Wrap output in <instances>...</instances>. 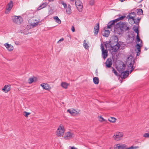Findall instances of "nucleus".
<instances>
[{"label":"nucleus","mask_w":149,"mask_h":149,"mask_svg":"<svg viewBox=\"0 0 149 149\" xmlns=\"http://www.w3.org/2000/svg\"><path fill=\"white\" fill-rule=\"evenodd\" d=\"M13 20L14 23L19 24L22 21V18L21 16H15L13 18Z\"/></svg>","instance_id":"obj_7"},{"label":"nucleus","mask_w":149,"mask_h":149,"mask_svg":"<svg viewBox=\"0 0 149 149\" xmlns=\"http://www.w3.org/2000/svg\"><path fill=\"white\" fill-rule=\"evenodd\" d=\"M107 51L106 50L105 51L102 52V56L104 59H105L107 56Z\"/></svg>","instance_id":"obj_20"},{"label":"nucleus","mask_w":149,"mask_h":149,"mask_svg":"<svg viewBox=\"0 0 149 149\" xmlns=\"http://www.w3.org/2000/svg\"><path fill=\"white\" fill-rule=\"evenodd\" d=\"M136 16V13L135 12H132L129 13L127 16V18H128V19H132L133 20H135L134 18Z\"/></svg>","instance_id":"obj_11"},{"label":"nucleus","mask_w":149,"mask_h":149,"mask_svg":"<svg viewBox=\"0 0 149 149\" xmlns=\"http://www.w3.org/2000/svg\"><path fill=\"white\" fill-rule=\"evenodd\" d=\"M119 28L121 32L128 31H129V28L127 27L126 23H122L119 25Z\"/></svg>","instance_id":"obj_4"},{"label":"nucleus","mask_w":149,"mask_h":149,"mask_svg":"<svg viewBox=\"0 0 149 149\" xmlns=\"http://www.w3.org/2000/svg\"><path fill=\"white\" fill-rule=\"evenodd\" d=\"M95 3L94 0H91L89 1V4L91 5H93Z\"/></svg>","instance_id":"obj_39"},{"label":"nucleus","mask_w":149,"mask_h":149,"mask_svg":"<svg viewBox=\"0 0 149 149\" xmlns=\"http://www.w3.org/2000/svg\"><path fill=\"white\" fill-rule=\"evenodd\" d=\"M8 7L6 8V10L5 11V13L8 14L10 12V11L12 9L13 5V2L12 1H10V2L8 4Z\"/></svg>","instance_id":"obj_10"},{"label":"nucleus","mask_w":149,"mask_h":149,"mask_svg":"<svg viewBox=\"0 0 149 149\" xmlns=\"http://www.w3.org/2000/svg\"><path fill=\"white\" fill-rule=\"evenodd\" d=\"M38 22H31V26H32L33 28L38 25Z\"/></svg>","instance_id":"obj_28"},{"label":"nucleus","mask_w":149,"mask_h":149,"mask_svg":"<svg viewBox=\"0 0 149 149\" xmlns=\"http://www.w3.org/2000/svg\"><path fill=\"white\" fill-rule=\"evenodd\" d=\"M23 33H24V34H27L28 33H28L27 32H26V33H25V32H23Z\"/></svg>","instance_id":"obj_51"},{"label":"nucleus","mask_w":149,"mask_h":149,"mask_svg":"<svg viewBox=\"0 0 149 149\" xmlns=\"http://www.w3.org/2000/svg\"><path fill=\"white\" fill-rule=\"evenodd\" d=\"M71 149H77V148L73 146L71 147Z\"/></svg>","instance_id":"obj_48"},{"label":"nucleus","mask_w":149,"mask_h":149,"mask_svg":"<svg viewBox=\"0 0 149 149\" xmlns=\"http://www.w3.org/2000/svg\"><path fill=\"white\" fill-rule=\"evenodd\" d=\"M140 52H137V54H136V55L137 56H139L140 54Z\"/></svg>","instance_id":"obj_49"},{"label":"nucleus","mask_w":149,"mask_h":149,"mask_svg":"<svg viewBox=\"0 0 149 149\" xmlns=\"http://www.w3.org/2000/svg\"><path fill=\"white\" fill-rule=\"evenodd\" d=\"M54 19L55 20V22L59 24L61 23V21L58 18V16H55L54 17Z\"/></svg>","instance_id":"obj_23"},{"label":"nucleus","mask_w":149,"mask_h":149,"mask_svg":"<svg viewBox=\"0 0 149 149\" xmlns=\"http://www.w3.org/2000/svg\"><path fill=\"white\" fill-rule=\"evenodd\" d=\"M4 45L9 51H12L13 49V46L8 43H6L4 44Z\"/></svg>","instance_id":"obj_15"},{"label":"nucleus","mask_w":149,"mask_h":149,"mask_svg":"<svg viewBox=\"0 0 149 149\" xmlns=\"http://www.w3.org/2000/svg\"><path fill=\"white\" fill-rule=\"evenodd\" d=\"M99 120L101 122H102L105 121V120L101 116H99Z\"/></svg>","instance_id":"obj_33"},{"label":"nucleus","mask_w":149,"mask_h":149,"mask_svg":"<svg viewBox=\"0 0 149 149\" xmlns=\"http://www.w3.org/2000/svg\"><path fill=\"white\" fill-rule=\"evenodd\" d=\"M40 86L43 89L48 91H49L51 88L50 86L47 83L42 84L40 85Z\"/></svg>","instance_id":"obj_14"},{"label":"nucleus","mask_w":149,"mask_h":149,"mask_svg":"<svg viewBox=\"0 0 149 149\" xmlns=\"http://www.w3.org/2000/svg\"><path fill=\"white\" fill-rule=\"evenodd\" d=\"M64 40V39L63 38H61V39H60L59 41L57 42H59L60 41H63Z\"/></svg>","instance_id":"obj_46"},{"label":"nucleus","mask_w":149,"mask_h":149,"mask_svg":"<svg viewBox=\"0 0 149 149\" xmlns=\"http://www.w3.org/2000/svg\"><path fill=\"white\" fill-rule=\"evenodd\" d=\"M83 45L84 46L85 48L87 49L88 48V46L86 43L84 42L83 44Z\"/></svg>","instance_id":"obj_41"},{"label":"nucleus","mask_w":149,"mask_h":149,"mask_svg":"<svg viewBox=\"0 0 149 149\" xmlns=\"http://www.w3.org/2000/svg\"><path fill=\"white\" fill-rule=\"evenodd\" d=\"M69 84L65 82H63L61 83V86L65 89H66L67 88Z\"/></svg>","instance_id":"obj_22"},{"label":"nucleus","mask_w":149,"mask_h":149,"mask_svg":"<svg viewBox=\"0 0 149 149\" xmlns=\"http://www.w3.org/2000/svg\"><path fill=\"white\" fill-rule=\"evenodd\" d=\"M67 111L73 116H75L78 113L74 109H68L67 110Z\"/></svg>","instance_id":"obj_17"},{"label":"nucleus","mask_w":149,"mask_h":149,"mask_svg":"<svg viewBox=\"0 0 149 149\" xmlns=\"http://www.w3.org/2000/svg\"><path fill=\"white\" fill-rule=\"evenodd\" d=\"M112 64V61L111 58H108L105 62L106 67L107 68H110Z\"/></svg>","instance_id":"obj_12"},{"label":"nucleus","mask_w":149,"mask_h":149,"mask_svg":"<svg viewBox=\"0 0 149 149\" xmlns=\"http://www.w3.org/2000/svg\"><path fill=\"white\" fill-rule=\"evenodd\" d=\"M140 18L138 17L137 19L136 20H133L134 21V23L136 24L138 23H139L140 22Z\"/></svg>","instance_id":"obj_36"},{"label":"nucleus","mask_w":149,"mask_h":149,"mask_svg":"<svg viewBox=\"0 0 149 149\" xmlns=\"http://www.w3.org/2000/svg\"><path fill=\"white\" fill-rule=\"evenodd\" d=\"M116 119L113 117H110V118H109L108 120L109 121L112 123L115 122H116Z\"/></svg>","instance_id":"obj_27"},{"label":"nucleus","mask_w":149,"mask_h":149,"mask_svg":"<svg viewBox=\"0 0 149 149\" xmlns=\"http://www.w3.org/2000/svg\"><path fill=\"white\" fill-rule=\"evenodd\" d=\"M96 74H97H97L98 73V72H97V70H96Z\"/></svg>","instance_id":"obj_53"},{"label":"nucleus","mask_w":149,"mask_h":149,"mask_svg":"<svg viewBox=\"0 0 149 149\" xmlns=\"http://www.w3.org/2000/svg\"><path fill=\"white\" fill-rule=\"evenodd\" d=\"M129 59V58H128L127 63L129 64L127 65V70L121 73L120 77L122 78L125 79L129 75V71H130V73H131L135 68V67L133 66V65L134 63V61L133 60L131 59V62Z\"/></svg>","instance_id":"obj_1"},{"label":"nucleus","mask_w":149,"mask_h":149,"mask_svg":"<svg viewBox=\"0 0 149 149\" xmlns=\"http://www.w3.org/2000/svg\"><path fill=\"white\" fill-rule=\"evenodd\" d=\"M126 145L125 144L119 143L114 146L115 149H126Z\"/></svg>","instance_id":"obj_9"},{"label":"nucleus","mask_w":149,"mask_h":149,"mask_svg":"<svg viewBox=\"0 0 149 149\" xmlns=\"http://www.w3.org/2000/svg\"><path fill=\"white\" fill-rule=\"evenodd\" d=\"M24 116L26 117H28L29 115L31 113H30L27 112L26 111H24Z\"/></svg>","instance_id":"obj_34"},{"label":"nucleus","mask_w":149,"mask_h":149,"mask_svg":"<svg viewBox=\"0 0 149 149\" xmlns=\"http://www.w3.org/2000/svg\"><path fill=\"white\" fill-rule=\"evenodd\" d=\"M105 47L107 48V46H108V45H109V44H108V43H106L105 44Z\"/></svg>","instance_id":"obj_47"},{"label":"nucleus","mask_w":149,"mask_h":149,"mask_svg":"<svg viewBox=\"0 0 149 149\" xmlns=\"http://www.w3.org/2000/svg\"><path fill=\"white\" fill-rule=\"evenodd\" d=\"M143 136L146 138H149V134L148 133H146L143 135Z\"/></svg>","instance_id":"obj_38"},{"label":"nucleus","mask_w":149,"mask_h":149,"mask_svg":"<svg viewBox=\"0 0 149 149\" xmlns=\"http://www.w3.org/2000/svg\"><path fill=\"white\" fill-rule=\"evenodd\" d=\"M33 20V21H35V20ZM35 21H36V20H35Z\"/></svg>","instance_id":"obj_56"},{"label":"nucleus","mask_w":149,"mask_h":149,"mask_svg":"<svg viewBox=\"0 0 149 149\" xmlns=\"http://www.w3.org/2000/svg\"><path fill=\"white\" fill-rule=\"evenodd\" d=\"M62 4L63 6L65 8L67 7V4L66 3L64 2L62 3Z\"/></svg>","instance_id":"obj_43"},{"label":"nucleus","mask_w":149,"mask_h":149,"mask_svg":"<svg viewBox=\"0 0 149 149\" xmlns=\"http://www.w3.org/2000/svg\"><path fill=\"white\" fill-rule=\"evenodd\" d=\"M123 136L122 133L119 132L115 133L113 137L116 140L119 141L121 139Z\"/></svg>","instance_id":"obj_6"},{"label":"nucleus","mask_w":149,"mask_h":149,"mask_svg":"<svg viewBox=\"0 0 149 149\" xmlns=\"http://www.w3.org/2000/svg\"><path fill=\"white\" fill-rule=\"evenodd\" d=\"M101 49H102V52L105 50L104 49V46L102 44L101 45Z\"/></svg>","instance_id":"obj_42"},{"label":"nucleus","mask_w":149,"mask_h":149,"mask_svg":"<svg viewBox=\"0 0 149 149\" xmlns=\"http://www.w3.org/2000/svg\"><path fill=\"white\" fill-rule=\"evenodd\" d=\"M71 30L73 32L75 31V30L74 26H72V27Z\"/></svg>","instance_id":"obj_44"},{"label":"nucleus","mask_w":149,"mask_h":149,"mask_svg":"<svg viewBox=\"0 0 149 149\" xmlns=\"http://www.w3.org/2000/svg\"><path fill=\"white\" fill-rule=\"evenodd\" d=\"M71 6L69 5H68V7L66 8V12L68 14L70 15L71 13Z\"/></svg>","instance_id":"obj_19"},{"label":"nucleus","mask_w":149,"mask_h":149,"mask_svg":"<svg viewBox=\"0 0 149 149\" xmlns=\"http://www.w3.org/2000/svg\"><path fill=\"white\" fill-rule=\"evenodd\" d=\"M136 40L138 42H140L141 43H142V41L140 39L139 35H137L136 36Z\"/></svg>","instance_id":"obj_32"},{"label":"nucleus","mask_w":149,"mask_h":149,"mask_svg":"<svg viewBox=\"0 0 149 149\" xmlns=\"http://www.w3.org/2000/svg\"><path fill=\"white\" fill-rule=\"evenodd\" d=\"M142 44V43H138L136 46V48L138 52H141V46Z\"/></svg>","instance_id":"obj_24"},{"label":"nucleus","mask_w":149,"mask_h":149,"mask_svg":"<svg viewBox=\"0 0 149 149\" xmlns=\"http://www.w3.org/2000/svg\"><path fill=\"white\" fill-rule=\"evenodd\" d=\"M112 72L115 74L117 76L118 75L117 72L114 68H113Z\"/></svg>","instance_id":"obj_37"},{"label":"nucleus","mask_w":149,"mask_h":149,"mask_svg":"<svg viewBox=\"0 0 149 149\" xmlns=\"http://www.w3.org/2000/svg\"><path fill=\"white\" fill-rule=\"evenodd\" d=\"M74 136V135L72 132H68L65 134L64 138L65 139L67 140L72 138Z\"/></svg>","instance_id":"obj_8"},{"label":"nucleus","mask_w":149,"mask_h":149,"mask_svg":"<svg viewBox=\"0 0 149 149\" xmlns=\"http://www.w3.org/2000/svg\"><path fill=\"white\" fill-rule=\"evenodd\" d=\"M115 42L113 43V42H111L110 46L111 49L114 52H116L119 48L120 46V44L117 42L118 40V38L117 37H115Z\"/></svg>","instance_id":"obj_2"},{"label":"nucleus","mask_w":149,"mask_h":149,"mask_svg":"<svg viewBox=\"0 0 149 149\" xmlns=\"http://www.w3.org/2000/svg\"><path fill=\"white\" fill-rule=\"evenodd\" d=\"M115 22H116V21L115 19L109 22L108 24L107 28L110 29L113 26V25L115 23Z\"/></svg>","instance_id":"obj_18"},{"label":"nucleus","mask_w":149,"mask_h":149,"mask_svg":"<svg viewBox=\"0 0 149 149\" xmlns=\"http://www.w3.org/2000/svg\"><path fill=\"white\" fill-rule=\"evenodd\" d=\"M134 29L135 32L137 33V35H139V32L138 28L136 27L135 29Z\"/></svg>","instance_id":"obj_40"},{"label":"nucleus","mask_w":149,"mask_h":149,"mask_svg":"<svg viewBox=\"0 0 149 149\" xmlns=\"http://www.w3.org/2000/svg\"><path fill=\"white\" fill-rule=\"evenodd\" d=\"M47 6V4L46 3H43L40 6H39L38 8V10H40L42 8H43L46 6Z\"/></svg>","instance_id":"obj_30"},{"label":"nucleus","mask_w":149,"mask_h":149,"mask_svg":"<svg viewBox=\"0 0 149 149\" xmlns=\"http://www.w3.org/2000/svg\"><path fill=\"white\" fill-rule=\"evenodd\" d=\"M77 8L79 12H81L83 8L82 4L80 0H76L75 2Z\"/></svg>","instance_id":"obj_5"},{"label":"nucleus","mask_w":149,"mask_h":149,"mask_svg":"<svg viewBox=\"0 0 149 149\" xmlns=\"http://www.w3.org/2000/svg\"><path fill=\"white\" fill-rule=\"evenodd\" d=\"M105 29H107V28H104V29L105 30L103 36L106 37H108L109 35L110 31L109 30H105Z\"/></svg>","instance_id":"obj_21"},{"label":"nucleus","mask_w":149,"mask_h":149,"mask_svg":"<svg viewBox=\"0 0 149 149\" xmlns=\"http://www.w3.org/2000/svg\"><path fill=\"white\" fill-rule=\"evenodd\" d=\"M47 6V4L46 3H43L40 6H39L38 8V10H40L42 8H43L46 6Z\"/></svg>","instance_id":"obj_29"},{"label":"nucleus","mask_w":149,"mask_h":149,"mask_svg":"<svg viewBox=\"0 0 149 149\" xmlns=\"http://www.w3.org/2000/svg\"><path fill=\"white\" fill-rule=\"evenodd\" d=\"M139 148L137 146V147H136L135 148Z\"/></svg>","instance_id":"obj_55"},{"label":"nucleus","mask_w":149,"mask_h":149,"mask_svg":"<svg viewBox=\"0 0 149 149\" xmlns=\"http://www.w3.org/2000/svg\"><path fill=\"white\" fill-rule=\"evenodd\" d=\"M145 49H146V50H147V49H146V48H145Z\"/></svg>","instance_id":"obj_58"},{"label":"nucleus","mask_w":149,"mask_h":149,"mask_svg":"<svg viewBox=\"0 0 149 149\" xmlns=\"http://www.w3.org/2000/svg\"><path fill=\"white\" fill-rule=\"evenodd\" d=\"M28 81H29V84H31L34 81L33 79L32 78H30L29 79Z\"/></svg>","instance_id":"obj_35"},{"label":"nucleus","mask_w":149,"mask_h":149,"mask_svg":"<svg viewBox=\"0 0 149 149\" xmlns=\"http://www.w3.org/2000/svg\"><path fill=\"white\" fill-rule=\"evenodd\" d=\"M99 30V23H97L95 25L94 29V33L95 35H97Z\"/></svg>","instance_id":"obj_13"},{"label":"nucleus","mask_w":149,"mask_h":149,"mask_svg":"<svg viewBox=\"0 0 149 149\" xmlns=\"http://www.w3.org/2000/svg\"><path fill=\"white\" fill-rule=\"evenodd\" d=\"M123 65H124L125 66H126L125 65V64H123Z\"/></svg>","instance_id":"obj_57"},{"label":"nucleus","mask_w":149,"mask_h":149,"mask_svg":"<svg viewBox=\"0 0 149 149\" xmlns=\"http://www.w3.org/2000/svg\"><path fill=\"white\" fill-rule=\"evenodd\" d=\"M118 16H119V17L115 19L116 22L118 21L119 20H123L126 17V16L125 15H123L120 17V15H119Z\"/></svg>","instance_id":"obj_25"},{"label":"nucleus","mask_w":149,"mask_h":149,"mask_svg":"<svg viewBox=\"0 0 149 149\" xmlns=\"http://www.w3.org/2000/svg\"><path fill=\"white\" fill-rule=\"evenodd\" d=\"M49 1H54V0H48Z\"/></svg>","instance_id":"obj_52"},{"label":"nucleus","mask_w":149,"mask_h":149,"mask_svg":"<svg viewBox=\"0 0 149 149\" xmlns=\"http://www.w3.org/2000/svg\"><path fill=\"white\" fill-rule=\"evenodd\" d=\"M137 13L139 15H142L143 14V10L141 9H138Z\"/></svg>","instance_id":"obj_31"},{"label":"nucleus","mask_w":149,"mask_h":149,"mask_svg":"<svg viewBox=\"0 0 149 149\" xmlns=\"http://www.w3.org/2000/svg\"><path fill=\"white\" fill-rule=\"evenodd\" d=\"M67 36L69 37H70V35H67Z\"/></svg>","instance_id":"obj_54"},{"label":"nucleus","mask_w":149,"mask_h":149,"mask_svg":"<svg viewBox=\"0 0 149 149\" xmlns=\"http://www.w3.org/2000/svg\"><path fill=\"white\" fill-rule=\"evenodd\" d=\"M64 127L62 124H60L56 132V135L58 136H62L64 134Z\"/></svg>","instance_id":"obj_3"},{"label":"nucleus","mask_w":149,"mask_h":149,"mask_svg":"<svg viewBox=\"0 0 149 149\" xmlns=\"http://www.w3.org/2000/svg\"><path fill=\"white\" fill-rule=\"evenodd\" d=\"M134 148L133 146H131L130 147L128 148H126V149H134Z\"/></svg>","instance_id":"obj_45"},{"label":"nucleus","mask_w":149,"mask_h":149,"mask_svg":"<svg viewBox=\"0 0 149 149\" xmlns=\"http://www.w3.org/2000/svg\"><path fill=\"white\" fill-rule=\"evenodd\" d=\"M93 81L95 84H97L99 82V80L98 77H94L93 78Z\"/></svg>","instance_id":"obj_26"},{"label":"nucleus","mask_w":149,"mask_h":149,"mask_svg":"<svg viewBox=\"0 0 149 149\" xmlns=\"http://www.w3.org/2000/svg\"><path fill=\"white\" fill-rule=\"evenodd\" d=\"M10 85H5L2 90L5 92L7 93L10 90Z\"/></svg>","instance_id":"obj_16"},{"label":"nucleus","mask_w":149,"mask_h":149,"mask_svg":"<svg viewBox=\"0 0 149 149\" xmlns=\"http://www.w3.org/2000/svg\"><path fill=\"white\" fill-rule=\"evenodd\" d=\"M69 0L70 1H71L72 4L74 3V0Z\"/></svg>","instance_id":"obj_50"}]
</instances>
